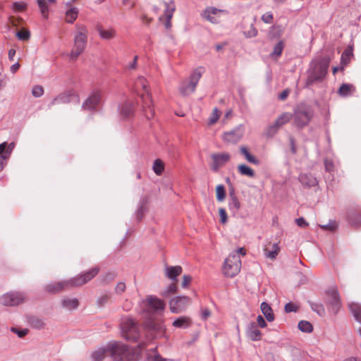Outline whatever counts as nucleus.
Returning <instances> with one entry per match:
<instances>
[{
	"mask_svg": "<svg viewBox=\"0 0 361 361\" xmlns=\"http://www.w3.org/2000/svg\"><path fill=\"white\" fill-rule=\"evenodd\" d=\"M130 351L128 345L121 342H109L105 346L98 348L91 355L92 361H103L111 357L114 361H128Z\"/></svg>",
	"mask_w": 361,
	"mask_h": 361,
	"instance_id": "f257e3e1",
	"label": "nucleus"
},
{
	"mask_svg": "<svg viewBox=\"0 0 361 361\" xmlns=\"http://www.w3.org/2000/svg\"><path fill=\"white\" fill-rule=\"evenodd\" d=\"M99 271V267H94L84 274L75 276L68 280L50 283L45 286V290L47 292L56 293L69 287L81 286L93 279Z\"/></svg>",
	"mask_w": 361,
	"mask_h": 361,
	"instance_id": "f03ea898",
	"label": "nucleus"
},
{
	"mask_svg": "<svg viewBox=\"0 0 361 361\" xmlns=\"http://www.w3.org/2000/svg\"><path fill=\"white\" fill-rule=\"evenodd\" d=\"M75 29L73 48L68 54L71 61H75L78 59L84 51L87 43V27L84 25L77 24Z\"/></svg>",
	"mask_w": 361,
	"mask_h": 361,
	"instance_id": "7ed1b4c3",
	"label": "nucleus"
},
{
	"mask_svg": "<svg viewBox=\"0 0 361 361\" xmlns=\"http://www.w3.org/2000/svg\"><path fill=\"white\" fill-rule=\"evenodd\" d=\"M314 115L313 107L306 103H300L294 109L292 114L293 124L298 128L307 126Z\"/></svg>",
	"mask_w": 361,
	"mask_h": 361,
	"instance_id": "20e7f679",
	"label": "nucleus"
},
{
	"mask_svg": "<svg viewBox=\"0 0 361 361\" xmlns=\"http://www.w3.org/2000/svg\"><path fill=\"white\" fill-rule=\"evenodd\" d=\"M329 59L323 58L317 62L310 72L306 85L310 86L316 82L322 81L327 73L329 66Z\"/></svg>",
	"mask_w": 361,
	"mask_h": 361,
	"instance_id": "39448f33",
	"label": "nucleus"
},
{
	"mask_svg": "<svg viewBox=\"0 0 361 361\" xmlns=\"http://www.w3.org/2000/svg\"><path fill=\"white\" fill-rule=\"evenodd\" d=\"M135 87L137 90L142 88L145 94L141 95L143 102V107L146 116L148 119L153 116L154 111L151 108L152 97L148 90V82L144 77H139L135 82Z\"/></svg>",
	"mask_w": 361,
	"mask_h": 361,
	"instance_id": "423d86ee",
	"label": "nucleus"
},
{
	"mask_svg": "<svg viewBox=\"0 0 361 361\" xmlns=\"http://www.w3.org/2000/svg\"><path fill=\"white\" fill-rule=\"evenodd\" d=\"M122 336L130 341L137 342L140 336V332L137 323L131 318L127 317L121 324Z\"/></svg>",
	"mask_w": 361,
	"mask_h": 361,
	"instance_id": "0eeeda50",
	"label": "nucleus"
},
{
	"mask_svg": "<svg viewBox=\"0 0 361 361\" xmlns=\"http://www.w3.org/2000/svg\"><path fill=\"white\" fill-rule=\"evenodd\" d=\"M202 68H196L187 80L182 81L179 85V91L183 96H188L193 93L197 85L202 77Z\"/></svg>",
	"mask_w": 361,
	"mask_h": 361,
	"instance_id": "6e6552de",
	"label": "nucleus"
},
{
	"mask_svg": "<svg viewBox=\"0 0 361 361\" xmlns=\"http://www.w3.org/2000/svg\"><path fill=\"white\" fill-rule=\"evenodd\" d=\"M241 261L238 254H230L224 261V274L227 277L233 278L239 273Z\"/></svg>",
	"mask_w": 361,
	"mask_h": 361,
	"instance_id": "1a4fd4ad",
	"label": "nucleus"
},
{
	"mask_svg": "<svg viewBox=\"0 0 361 361\" xmlns=\"http://www.w3.org/2000/svg\"><path fill=\"white\" fill-rule=\"evenodd\" d=\"M25 300V295L23 292L11 291L0 296V304L4 306H16L23 303Z\"/></svg>",
	"mask_w": 361,
	"mask_h": 361,
	"instance_id": "9d476101",
	"label": "nucleus"
},
{
	"mask_svg": "<svg viewBox=\"0 0 361 361\" xmlns=\"http://www.w3.org/2000/svg\"><path fill=\"white\" fill-rule=\"evenodd\" d=\"M244 133L245 127L243 124H240L233 129L225 132L223 135V139L225 142L229 143H236L243 137Z\"/></svg>",
	"mask_w": 361,
	"mask_h": 361,
	"instance_id": "9b49d317",
	"label": "nucleus"
},
{
	"mask_svg": "<svg viewBox=\"0 0 361 361\" xmlns=\"http://www.w3.org/2000/svg\"><path fill=\"white\" fill-rule=\"evenodd\" d=\"M101 94L98 91H93L84 101L82 108L87 111H94L101 103Z\"/></svg>",
	"mask_w": 361,
	"mask_h": 361,
	"instance_id": "f8f14e48",
	"label": "nucleus"
},
{
	"mask_svg": "<svg viewBox=\"0 0 361 361\" xmlns=\"http://www.w3.org/2000/svg\"><path fill=\"white\" fill-rule=\"evenodd\" d=\"M211 158L212 160L211 169L216 172L230 160L231 155L228 152L214 153L211 155Z\"/></svg>",
	"mask_w": 361,
	"mask_h": 361,
	"instance_id": "ddd939ff",
	"label": "nucleus"
},
{
	"mask_svg": "<svg viewBox=\"0 0 361 361\" xmlns=\"http://www.w3.org/2000/svg\"><path fill=\"white\" fill-rule=\"evenodd\" d=\"M189 302V298L187 296H177L169 301L170 310L173 313H179L184 310Z\"/></svg>",
	"mask_w": 361,
	"mask_h": 361,
	"instance_id": "4468645a",
	"label": "nucleus"
},
{
	"mask_svg": "<svg viewBox=\"0 0 361 361\" xmlns=\"http://www.w3.org/2000/svg\"><path fill=\"white\" fill-rule=\"evenodd\" d=\"M298 181L305 189H310L318 185L317 178L310 173H301L298 176Z\"/></svg>",
	"mask_w": 361,
	"mask_h": 361,
	"instance_id": "2eb2a0df",
	"label": "nucleus"
},
{
	"mask_svg": "<svg viewBox=\"0 0 361 361\" xmlns=\"http://www.w3.org/2000/svg\"><path fill=\"white\" fill-rule=\"evenodd\" d=\"M326 293L330 298L329 302L331 305L332 312L336 314L341 305V299L338 289L336 287H331L328 289Z\"/></svg>",
	"mask_w": 361,
	"mask_h": 361,
	"instance_id": "dca6fc26",
	"label": "nucleus"
},
{
	"mask_svg": "<svg viewBox=\"0 0 361 361\" xmlns=\"http://www.w3.org/2000/svg\"><path fill=\"white\" fill-rule=\"evenodd\" d=\"M146 302L149 307L156 312H162L165 309L166 305L164 301L155 296L149 295L146 298Z\"/></svg>",
	"mask_w": 361,
	"mask_h": 361,
	"instance_id": "f3484780",
	"label": "nucleus"
},
{
	"mask_svg": "<svg viewBox=\"0 0 361 361\" xmlns=\"http://www.w3.org/2000/svg\"><path fill=\"white\" fill-rule=\"evenodd\" d=\"M246 335L252 341H259L262 337L261 331L259 330L257 324L254 322H251L247 324Z\"/></svg>",
	"mask_w": 361,
	"mask_h": 361,
	"instance_id": "a211bd4d",
	"label": "nucleus"
},
{
	"mask_svg": "<svg viewBox=\"0 0 361 361\" xmlns=\"http://www.w3.org/2000/svg\"><path fill=\"white\" fill-rule=\"evenodd\" d=\"M72 98H75L78 100V96L73 91H68V92L61 94L52 100L49 106L56 104H66L71 102L72 101Z\"/></svg>",
	"mask_w": 361,
	"mask_h": 361,
	"instance_id": "6ab92c4d",
	"label": "nucleus"
},
{
	"mask_svg": "<svg viewBox=\"0 0 361 361\" xmlns=\"http://www.w3.org/2000/svg\"><path fill=\"white\" fill-rule=\"evenodd\" d=\"M61 307L67 311H73L79 306L78 299L76 298H63L61 300Z\"/></svg>",
	"mask_w": 361,
	"mask_h": 361,
	"instance_id": "aec40b11",
	"label": "nucleus"
},
{
	"mask_svg": "<svg viewBox=\"0 0 361 361\" xmlns=\"http://www.w3.org/2000/svg\"><path fill=\"white\" fill-rule=\"evenodd\" d=\"M165 275L172 281H177V277L182 273L183 269L180 266H166Z\"/></svg>",
	"mask_w": 361,
	"mask_h": 361,
	"instance_id": "412c9836",
	"label": "nucleus"
},
{
	"mask_svg": "<svg viewBox=\"0 0 361 361\" xmlns=\"http://www.w3.org/2000/svg\"><path fill=\"white\" fill-rule=\"evenodd\" d=\"M42 17L45 19L49 18V4H54L56 0H36Z\"/></svg>",
	"mask_w": 361,
	"mask_h": 361,
	"instance_id": "4be33fe9",
	"label": "nucleus"
},
{
	"mask_svg": "<svg viewBox=\"0 0 361 361\" xmlns=\"http://www.w3.org/2000/svg\"><path fill=\"white\" fill-rule=\"evenodd\" d=\"M97 31L101 39L104 40H111L116 36V31L112 27L104 29L102 26H97Z\"/></svg>",
	"mask_w": 361,
	"mask_h": 361,
	"instance_id": "5701e85b",
	"label": "nucleus"
},
{
	"mask_svg": "<svg viewBox=\"0 0 361 361\" xmlns=\"http://www.w3.org/2000/svg\"><path fill=\"white\" fill-rule=\"evenodd\" d=\"M221 11V10L217 9L214 7H208L204 11L202 16L204 18L211 22L212 23H217L218 20L214 17V16Z\"/></svg>",
	"mask_w": 361,
	"mask_h": 361,
	"instance_id": "b1692460",
	"label": "nucleus"
},
{
	"mask_svg": "<svg viewBox=\"0 0 361 361\" xmlns=\"http://www.w3.org/2000/svg\"><path fill=\"white\" fill-rule=\"evenodd\" d=\"M27 321L29 325L35 329H42L45 326V322L43 318L39 317L37 316H28L27 317Z\"/></svg>",
	"mask_w": 361,
	"mask_h": 361,
	"instance_id": "393cba45",
	"label": "nucleus"
},
{
	"mask_svg": "<svg viewBox=\"0 0 361 361\" xmlns=\"http://www.w3.org/2000/svg\"><path fill=\"white\" fill-rule=\"evenodd\" d=\"M260 309L267 319V320L269 322H273L275 319L274 314L271 306L266 302H262L260 305Z\"/></svg>",
	"mask_w": 361,
	"mask_h": 361,
	"instance_id": "a878e982",
	"label": "nucleus"
},
{
	"mask_svg": "<svg viewBox=\"0 0 361 361\" xmlns=\"http://www.w3.org/2000/svg\"><path fill=\"white\" fill-rule=\"evenodd\" d=\"M240 208V202L238 197L228 199V209L233 213L234 216H239V209Z\"/></svg>",
	"mask_w": 361,
	"mask_h": 361,
	"instance_id": "bb28decb",
	"label": "nucleus"
},
{
	"mask_svg": "<svg viewBox=\"0 0 361 361\" xmlns=\"http://www.w3.org/2000/svg\"><path fill=\"white\" fill-rule=\"evenodd\" d=\"M145 328L148 331L154 332H161L164 330L163 325L161 323L155 322L152 319H149L145 323Z\"/></svg>",
	"mask_w": 361,
	"mask_h": 361,
	"instance_id": "cd10ccee",
	"label": "nucleus"
},
{
	"mask_svg": "<svg viewBox=\"0 0 361 361\" xmlns=\"http://www.w3.org/2000/svg\"><path fill=\"white\" fill-rule=\"evenodd\" d=\"M78 16V8L71 7L66 11V13H65L66 21L68 23L72 24L77 19Z\"/></svg>",
	"mask_w": 361,
	"mask_h": 361,
	"instance_id": "c85d7f7f",
	"label": "nucleus"
},
{
	"mask_svg": "<svg viewBox=\"0 0 361 361\" xmlns=\"http://www.w3.org/2000/svg\"><path fill=\"white\" fill-rule=\"evenodd\" d=\"M355 89L353 85L349 83H343L338 90V94L342 97H348L350 95Z\"/></svg>",
	"mask_w": 361,
	"mask_h": 361,
	"instance_id": "c756f323",
	"label": "nucleus"
},
{
	"mask_svg": "<svg viewBox=\"0 0 361 361\" xmlns=\"http://www.w3.org/2000/svg\"><path fill=\"white\" fill-rule=\"evenodd\" d=\"M240 152L243 155H244L248 162L255 165L259 164V161L255 157L252 155L245 146H241L240 147Z\"/></svg>",
	"mask_w": 361,
	"mask_h": 361,
	"instance_id": "7c9ffc66",
	"label": "nucleus"
},
{
	"mask_svg": "<svg viewBox=\"0 0 361 361\" xmlns=\"http://www.w3.org/2000/svg\"><path fill=\"white\" fill-rule=\"evenodd\" d=\"M292 118V114L284 112L281 114L274 122L279 128L288 123Z\"/></svg>",
	"mask_w": 361,
	"mask_h": 361,
	"instance_id": "2f4dec72",
	"label": "nucleus"
},
{
	"mask_svg": "<svg viewBox=\"0 0 361 361\" xmlns=\"http://www.w3.org/2000/svg\"><path fill=\"white\" fill-rule=\"evenodd\" d=\"M164 16L166 18L171 19L176 10L175 3L173 1H170L169 2H164Z\"/></svg>",
	"mask_w": 361,
	"mask_h": 361,
	"instance_id": "473e14b6",
	"label": "nucleus"
},
{
	"mask_svg": "<svg viewBox=\"0 0 361 361\" xmlns=\"http://www.w3.org/2000/svg\"><path fill=\"white\" fill-rule=\"evenodd\" d=\"M279 251V247L277 243H274L272 245L271 250H269L267 248L264 249V255L266 256V257L271 259H276Z\"/></svg>",
	"mask_w": 361,
	"mask_h": 361,
	"instance_id": "72a5a7b5",
	"label": "nucleus"
},
{
	"mask_svg": "<svg viewBox=\"0 0 361 361\" xmlns=\"http://www.w3.org/2000/svg\"><path fill=\"white\" fill-rule=\"evenodd\" d=\"M190 324V319L186 317L177 318L173 322V326L177 328H187Z\"/></svg>",
	"mask_w": 361,
	"mask_h": 361,
	"instance_id": "f704fd0d",
	"label": "nucleus"
},
{
	"mask_svg": "<svg viewBox=\"0 0 361 361\" xmlns=\"http://www.w3.org/2000/svg\"><path fill=\"white\" fill-rule=\"evenodd\" d=\"M239 173L243 176H246L250 178L255 176V172L253 169L245 164H240L238 166Z\"/></svg>",
	"mask_w": 361,
	"mask_h": 361,
	"instance_id": "c9c22d12",
	"label": "nucleus"
},
{
	"mask_svg": "<svg viewBox=\"0 0 361 361\" xmlns=\"http://www.w3.org/2000/svg\"><path fill=\"white\" fill-rule=\"evenodd\" d=\"M14 13L23 12L27 8V4L25 1H14L11 6Z\"/></svg>",
	"mask_w": 361,
	"mask_h": 361,
	"instance_id": "e433bc0d",
	"label": "nucleus"
},
{
	"mask_svg": "<svg viewBox=\"0 0 361 361\" xmlns=\"http://www.w3.org/2000/svg\"><path fill=\"white\" fill-rule=\"evenodd\" d=\"M147 203V200L145 197H143L140 200L138 208L136 211V217L138 221H140L142 218L143 212L145 210V206Z\"/></svg>",
	"mask_w": 361,
	"mask_h": 361,
	"instance_id": "4c0bfd02",
	"label": "nucleus"
},
{
	"mask_svg": "<svg viewBox=\"0 0 361 361\" xmlns=\"http://www.w3.org/2000/svg\"><path fill=\"white\" fill-rule=\"evenodd\" d=\"M111 293L109 292L102 293L97 299V305L99 307L104 306L110 300Z\"/></svg>",
	"mask_w": 361,
	"mask_h": 361,
	"instance_id": "58836bf2",
	"label": "nucleus"
},
{
	"mask_svg": "<svg viewBox=\"0 0 361 361\" xmlns=\"http://www.w3.org/2000/svg\"><path fill=\"white\" fill-rule=\"evenodd\" d=\"M121 114L123 117H128L133 112V104L131 102H126L120 108Z\"/></svg>",
	"mask_w": 361,
	"mask_h": 361,
	"instance_id": "ea45409f",
	"label": "nucleus"
},
{
	"mask_svg": "<svg viewBox=\"0 0 361 361\" xmlns=\"http://www.w3.org/2000/svg\"><path fill=\"white\" fill-rule=\"evenodd\" d=\"M152 169L157 176L161 175L162 172L164 170V162L159 159L154 160L153 163Z\"/></svg>",
	"mask_w": 361,
	"mask_h": 361,
	"instance_id": "a19ab883",
	"label": "nucleus"
},
{
	"mask_svg": "<svg viewBox=\"0 0 361 361\" xmlns=\"http://www.w3.org/2000/svg\"><path fill=\"white\" fill-rule=\"evenodd\" d=\"M310 307L312 311L315 312L319 316L325 314V310L322 303L309 302Z\"/></svg>",
	"mask_w": 361,
	"mask_h": 361,
	"instance_id": "79ce46f5",
	"label": "nucleus"
},
{
	"mask_svg": "<svg viewBox=\"0 0 361 361\" xmlns=\"http://www.w3.org/2000/svg\"><path fill=\"white\" fill-rule=\"evenodd\" d=\"M298 329L305 333H311L313 331L312 324L305 320H302L298 323Z\"/></svg>",
	"mask_w": 361,
	"mask_h": 361,
	"instance_id": "37998d69",
	"label": "nucleus"
},
{
	"mask_svg": "<svg viewBox=\"0 0 361 361\" xmlns=\"http://www.w3.org/2000/svg\"><path fill=\"white\" fill-rule=\"evenodd\" d=\"M279 128H280L278 126H276L275 123H274L273 124L269 126L267 128L264 134L267 137H272L277 133Z\"/></svg>",
	"mask_w": 361,
	"mask_h": 361,
	"instance_id": "c03bdc74",
	"label": "nucleus"
},
{
	"mask_svg": "<svg viewBox=\"0 0 361 361\" xmlns=\"http://www.w3.org/2000/svg\"><path fill=\"white\" fill-rule=\"evenodd\" d=\"M216 200L222 202L226 197V190L223 185H218L216 188Z\"/></svg>",
	"mask_w": 361,
	"mask_h": 361,
	"instance_id": "a18cd8bd",
	"label": "nucleus"
},
{
	"mask_svg": "<svg viewBox=\"0 0 361 361\" xmlns=\"http://www.w3.org/2000/svg\"><path fill=\"white\" fill-rule=\"evenodd\" d=\"M284 47L283 42L279 41L274 47L273 51L271 53V56H280L282 54Z\"/></svg>",
	"mask_w": 361,
	"mask_h": 361,
	"instance_id": "49530a36",
	"label": "nucleus"
},
{
	"mask_svg": "<svg viewBox=\"0 0 361 361\" xmlns=\"http://www.w3.org/2000/svg\"><path fill=\"white\" fill-rule=\"evenodd\" d=\"M116 277V274L114 272L108 271L100 276L101 281L103 283H107L113 281Z\"/></svg>",
	"mask_w": 361,
	"mask_h": 361,
	"instance_id": "de8ad7c7",
	"label": "nucleus"
},
{
	"mask_svg": "<svg viewBox=\"0 0 361 361\" xmlns=\"http://www.w3.org/2000/svg\"><path fill=\"white\" fill-rule=\"evenodd\" d=\"M177 290V287L176 284L173 283L166 287L162 292L161 295L164 297H169L170 295L175 293Z\"/></svg>",
	"mask_w": 361,
	"mask_h": 361,
	"instance_id": "09e8293b",
	"label": "nucleus"
},
{
	"mask_svg": "<svg viewBox=\"0 0 361 361\" xmlns=\"http://www.w3.org/2000/svg\"><path fill=\"white\" fill-rule=\"evenodd\" d=\"M257 30L253 24H250V29L248 30L244 31L243 34L245 37L251 38L256 37L257 35Z\"/></svg>",
	"mask_w": 361,
	"mask_h": 361,
	"instance_id": "8fccbe9b",
	"label": "nucleus"
},
{
	"mask_svg": "<svg viewBox=\"0 0 361 361\" xmlns=\"http://www.w3.org/2000/svg\"><path fill=\"white\" fill-rule=\"evenodd\" d=\"M219 112L217 108H214L212 112V114L209 118V124L212 125L214 124L218 119L219 118Z\"/></svg>",
	"mask_w": 361,
	"mask_h": 361,
	"instance_id": "3c124183",
	"label": "nucleus"
},
{
	"mask_svg": "<svg viewBox=\"0 0 361 361\" xmlns=\"http://www.w3.org/2000/svg\"><path fill=\"white\" fill-rule=\"evenodd\" d=\"M16 35L20 40L25 41L30 39V32L28 30L19 31Z\"/></svg>",
	"mask_w": 361,
	"mask_h": 361,
	"instance_id": "603ef678",
	"label": "nucleus"
},
{
	"mask_svg": "<svg viewBox=\"0 0 361 361\" xmlns=\"http://www.w3.org/2000/svg\"><path fill=\"white\" fill-rule=\"evenodd\" d=\"M44 90L42 86L35 85L33 87L32 94L35 97H40L43 95Z\"/></svg>",
	"mask_w": 361,
	"mask_h": 361,
	"instance_id": "864d4df0",
	"label": "nucleus"
},
{
	"mask_svg": "<svg viewBox=\"0 0 361 361\" xmlns=\"http://www.w3.org/2000/svg\"><path fill=\"white\" fill-rule=\"evenodd\" d=\"M126 289V283L123 281H120L117 283L115 288V292L118 295L122 294Z\"/></svg>",
	"mask_w": 361,
	"mask_h": 361,
	"instance_id": "5fc2aeb1",
	"label": "nucleus"
},
{
	"mask_svg": "<svg viewBox=\"0 0 361 361\" xmlns=\"http://www.w3.org/2000/svg\"><path fill=\"white\" fill-rule=\"evenodd\" d=\"M284 310L287 313L295 312L298 311V307L293 302H288L285 305Z\"/></svg>",
	"mask_w": 361,
	"mask_h": 361,
	"instance_id": "6e6d98bb",
	"label": "nucleus"
},
{
	"mask_svg": "<svg viewBox=\"0 0 361 361\" xmlns=\"http://www.w3.org/2000/svg\"><path fill=\"white\" fill-rule=\"evenodd\" d=\"M353 55V51L350 49H345L341 55V63H346L349 57Z\"/></svg>",
	"mask_w": 361,
	"mask_h": 361,
	"instance_id": "4d7b16f0",
	"label": "nucleus"
},
{
	"mask_svg": "<svg viewBox=\"0 0 361 361\" xmlns=\"http://www.w3.org/2000/svg\"><path fill=\"white\" fill-rule=\"evenodd\" d=\"M11 331L18 335L19 338H23L25 335L27 334L28 330L27 329H23L21 330H18L16 328H11Z\"/></svg>",
	"mask_w": 361,
	"mask_h": 361,
	"instance_id": "13d9d810",
	"label": "nucleus"
},
{
	"mask_svg": "<svg viewBox=\"0 0 361 361\" xmlns=\"http://www.w3.org/2000/svg\"><path fill=\"white\" fill-rule=\"evenodd\" d=\"M219 213L221 218V222L222 224H226L227 221V214L226 209L224 208H220L219 209Z\"/></svg>",
	"mask_w": 361,
	"mask_h": 361,
	"instance_id": "bf43d9fd",
	"label": "nucleus"
},
{
	"mask_svg": "<svg viewBox=\"0 0 361 361\" xmlns=\"http://www.w3.org/2000/svg\"><path fill=\"white\" fill-rule=\"evenodd\" d=\"M257 326L258 325L261 328H264L267 326V323H266L264 317L262 315L257 316Z\"/></svg>",
	"mask_w": 361,
	"mask_h": 361,
	"instance_id": "052dcab7",
	"label": "nucleus"
},
{
	"mask_svg": "<svg viewBox=\"0 0 361 361\" xmlns=\"http://www.w3.org/2000/svg\"><path fill=\"white\" fill-rule=\"evenodd\" d=\"M273 19V16L271 13H267L262 16V20L265 23H270L271 20Z\"/></svg>",
	"mask_w": 361,
	"mask_h": 361,
	"instance_id": "680f3d73",
	"label": "nucleus"
},
{
	"mask_svg": "<svg viewBox=\"0 0 361 361\" xmlns=\"http://www.w3.org/2000/svg\"><path fill=\"white\" fill-rule=\"evenodd\" d=\"M192 281V277L189 275H184L183 277L182 286L183 288L187 287V286Z\"/></svg>",
	"mask_w": 361,
	"mask_h": 361,
	"instance_id": "e2e57ef3",
	"label": "nucleus"
},
{
	"mask_svg": "<svg viewBox=\"0 0 361 361\" xmlns=\"http://www.w3.org/2000/svg\"><path fill=\"white\" fill-rule=\"evenodd\" d=\"M320 227L323 229L334 231L336 226L334 223L329 222L327 224L320 226Z\"/></svg>",
	"mask_w": 361,
	"mask_h": 361,
	"instance_id": "0e129e2a",
	"label": "nucleus"
},
{
	"mask_svg": "<svg viewBox=\"0 0 361 361\" xmlns=\"http://www.w3.org/2000/svg\"><path fill=\"white\" fill-rule=\"evenodd\" d=\"M296 224L300 227H305L308 225V224L305 221V219L302 217H300L295 219Z\"/></svg>",
	"mask_w": 361,
	"mask_h": 361,
	"instance_id": "69168bd1",
	"label": "nucleus"
},
{
	"mask_svg": "<svg viewBox=\"0 0 361 361\" xmlns=\"http://www.w3.org/2000/svg\"><path fill=\"white\" fill-rule=\"evenodd\" d=\"M324 166L326 171L331 172L334 169V164L332 161L326 160L324 161Z\"/></svg>",
	"mask_w": 361,
	"mask_h": 361,
	"instance_id": "338daca9",
	"label": "nucleus"
},
{
	"mask_svg": "<svg viewBox=\"0 0 361 361\" xmlns=\"http://www.w3.org/2000/svg\"><path fill=\"white\" fill-rule=\"evenodd\" d=\"M153 361H173L172 359L163 358L159 354L154 355Z\"/></svg>",
	"mask_w": 361,
	"mask_h": 361,
	"instance_id": "774afa93",
	"label": "nucleus"
}]
</instances>
